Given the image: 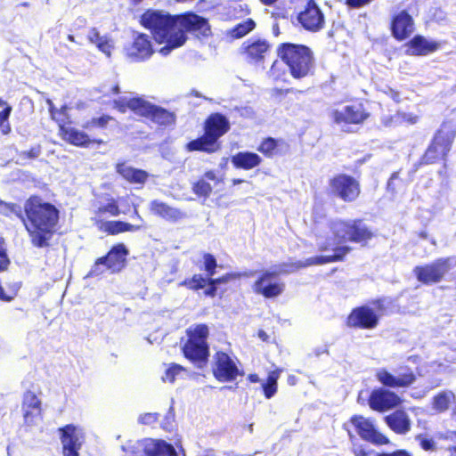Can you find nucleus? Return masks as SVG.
Returning a JSON list of instances; mask_svg holds the SVG:
<instances>
[{
  "label": "nucleus",
  "mask_w": 456,
  "mask_h": 456,
  "mask_svg": "<svg viewBox=\"0 0 456 456\" xmlns=\"http://www.w3.org/2000/svg\"><path fill=\"white\" fill-rule=\"evenodd\" d=\"M355 456H382V454H379L374 451L359 450L355 451Z\"/></svg>",
  "instance_id": "obj_58"
},
{
  "label": "nucleus",
  "mask_w": 456,
  "mask_h": 456,
  "mask_svg": "<svg viewBox=\"0 0 456 456\" xmlns=\"http://www.w3.org/2000/svg\"><path fill=\"white\" fill-rule=\"evenodd\" d=\"M281 370H275L269 373L266 383L263 384L264 393L266 398L273 397L277 392V381Z\"/></svg>",
  "instance_id": "obj_35"
},
{
  "label": "nucleus",
  "mask_w": 456,
  "mask_h": 456,
  "mask_svg": "<svg viewBox=\"0 0 456 456\" xmlns=\"http://www.w3.org/2000/svg\"><path fill=\"white\" fill-rule=\"evenodd\" d=\"M158 420V414L157 413H144L140 415L139 417V422L144 425H151L155 423Z\"/></svg>",
  "instance_id": "obj_46"
},
{
  "label": "nucleus",
  "mask_w": 456,
  "mask_h": 456,
  "mask_svg": "<svg viewBox=\"0 0 456 456\" xmlns=\"http://www.w3.org/2000/svg\"><path fill=\"white\" fill-rule=\"evenodd\" d=\"M12 111L11 106L6 105L4 110L0 111V124L7 121Z\"/></svg>",
  "instance_id": "obj_54"
},
{
  "label": "nucleus",
  "mask_w": 456,
  "mask_h": 456,
  "mask_svg": "<svg viewBox=\"0 0 456 456\" xmlns=\"http://www.w3.org/2000/svg\"><path fill=\"white\" fill-rule=\"evenodd\" d=\"M351 423L362 439L377 444H386L388 443L387 438L379 433L369 419L362 416H354L351 419Z\"/></svg>",
  "instance_id": "obj_20"
},
{
  "label": "nucleus",
  "mask_w": 456,
  "mask_h": 456,
  "mask_svg": "<svg viewBox=\"0 0 456 456\" xmlns=\"http://www.w3.org/2000/svg\"><path fill=\"white\" fill-rule=\"evenodd\" d=\"M129 209L128 197L119 198L118 200L110 194L100 198L94 206V216L93 220L98 226L105 216H118L121 213L126 214Z\"/></svg>",
  "instance_id": "obj_11"
},
{
  "label": "nucleus",
  "mask_w": 456,
  "mask_h": 456,
  "mask_svg": "<svg viewBox=\"0 0 456 456\" xmlns=\"http://www.w3.org/2000/svg\"><path fill=\"white\" fill-rule=\"evenodd\" d=\"M382 456H410V454L403 450H399L392 453H382Z\"/></svg>",
  "instance_id": "obj_60"
},
{
  "label": "nucleus",
  "mask_w": 456,
  "mask_h": 456,
  "mask_svg": "<svg viewBox=\"0 0 456 456\" xmlns=\"http://www.w3.org/2000/svg\"><path fill=\"white\" fill-rule=\"evenodd\" d=\"M208 285H209V287L205 291V293L208 296L214 297L216 295V285H215V284H208Z\"/></svg>",
  "instance_id": "obj_62"
},
{
  "label": "nucleus",
  "mask_w": 456,
  "mask_h": 456,
  "mask_svg": "<svg viewBox=\"0 0 456 456\" xmlns=\"http://www.w3.org/2000/svg\"><path fill=\"white\" fill-rule=\"evenodd\" d=\"M369 116V112L362 103L340 106L330 111V118L334 123L342 128L347 125L362 124Z\"/></svg>",
  "instance_id": "obj_13"
},
{
  "label": "nucleus",
  "mask_w": 456,
  "mask_h": 456,
  "mask_svg": "<svg viewBox=\"0 0 456 456\" xmlns=\"http://www.w3.org/2000/svg\"><path fill=\"white\" fill-rule=\"evenodd\" d=\"M454 138L453 132L440 130L435 136L432 144L427 150L424 159L426 163H433L437 159H444L451 149Z\"/></svg>",
  "instance_id": "obj_16"
},
{
  "label": "nucleus",
  "mask_w": 456,
  "mask_h": 456,
  "mask_svg": "<svg viewBox=\"0 0 456 456\" xmlns=\"http://www.w3.org/2000/svg\"><path fill=\"white\" fill-rule=\"evenodd\" d=\"M10 265V259L7 255L0 256V272L5 271Z\"/></svg>",
  "instance_id": "obj_52"
},
{
  "label": "nucleus",
  "mask_w": 456,
  "mask_h": 456,
  "mask_svg": "<svg viewBox=\"0 0 456 456\" xmlns=\"http://www.w3.org/2000/svg\"><path fill=\"white\" fill-rule=\"evenodd\" d=\"M255 22L251 19H248L243 22L236 25L232 29L230 30L229 34L233 38H240L247 35L248 32L254 29Z\"/></svg>",
  "instance_id": "obj_38"
},
{
  "label": "nucleus",
  "mask_w": 456,
  "mask_h": 456,
  "mask_svg": "<svg viewBox=\"0 0 456 456\" xmlns=\"http://www.w3.org/2000/svg\"><path fill=\"white\" fill-rule=\"evenodd\" d=\"M214 358L213 373L219 381H232L240 375L235 362L227 354L217 352Z\"/></svg>",
  "instance_id": "obj_17"
},
{
  "label": "nucleus",
  "mask_w": 456,
  "mask_h": 456,
  "mask_svg": "<svg viewBox=\"0 0 456 456\" xmlns=\"http://www.w3.org/2000/svg\"><path fill=\"white\" fill-rule=\"evenodd\" d=\"M277 55L286 64L294 78L305 77L314 69L313 53L305 45L283 43L278 46Z\"/></svg>",
  "instance_id": "obj_4"
},
{
  "label": "nucleus",
  "mask_w": 456,
  "mask_h": 456,
  "mask_svg": "<svg viewBox=\"0 0 456 456\" xmlns=\"http://www.w3.org/2000/svg\"><path fill=\"white\" fill-rule=\"evenodd\" d=\"M401 400L394 392L379 389L374 390L369 399V404L375 411H384L397 406Z\"/></svg>",
  "instance_id": "obj_22"
},
{
  "label": "nucleus",
  "mask_w": 456,
  "mask_h": 456,
  "mask_svg": "<svg viewBox=\"0 0 456 456\" xmlns=\"http://www.w3.org/2000/svg\"><path fill=\"white\" fill-rule=\"evenodd\" d=\"M419 356H417V355H411V356H410V357L407 359V362H412V363H414V364H417V363H418V362H419Z\"/></svg>",
  "instance_id": "obj_64"
},
{
  "label": "nucleus",
  "mask_w": 456,
  "mask_h": 456,
  "mask_svg": "<svg viewBox=\"0 0 456 456\" xmlns=\"http://www.w3.org/2000/svg\"><path fill=\"white\" fill-rule=\"evenodd\" d=\"M439 44L422 36L414 37L407 44V53L411 55H427L436 51Z\"/></svg>",
  "instance_id": "obj_28"
},
{
  "label": "nucleus",
  "mask_w": 456,
  "mask_h": 456,
  "mask_svg": "<svg viewBox=\"0 0 456 456\" xmlns=\"http://www.w3.org/2000/svg\"><path fill=\"white\" fill-rule=\"evenodd\" d=\"M297 19L305 29L314 32L322 29L325 23L323 13L313 0L308 1Z\"/></svg>",
  "instance_id": "obj_18"
},
{
  "label": "nucleus",
  "mask_w": 456,
  "mask_h": 456,
  "mask_svg": "<svg viewBox=\"0 0 456 456\" xmlns=\"http://www.w3.org/2000/svg\"><path fill=\"white\" fill-rule=\"evenodd\" d=\"M187 335L189 338L183 348L185 357L194 362H205L208 356V326L205 324L191 326L187 330Z\"/></svg>",
  "instance_id": "obj_7"
},
{
  "label": "nucleus",
  "mask_w": 456,
  "mask_h": 456,
  "mask_svg": "<svg viewBox=\"0 0 456 456\" xmlns=\"http://www.w3.org/2000/svg\"><path fill=\"white\" fill-rule=\"evenodd\" d=\"M166 366L167 369L162 376L164 382L174 383L177 379H183L188 374L187 370L179 364L170 363Z\"/></svg>",
  "instance_id": "obj_34"
},
{
  "label": "nucleus",
  "mask_w": 456,
  "mask_h": 456,
  "mask_svg": "<svg viewBox=\"0 0 456 456\" xmlns=\"http://www.w3.org/2000/svg\"><path fill=\"white\" fill-rule=\"evenodd\" d=\"M134 215L139 224H129L122 221H106L98 225L99 229L110 234H118L124 232H137L143 227V219L134 208Z\"/></svg>",
  "instance_id": "obj_25"
},
{
  "label": "nucleus",
  "mask_w": 456,
  "mask_h": 456,
  "mask_svg": "<svg viewBox=\"0 0 456 456\" xmlns=\"http://www.w3.org/2000/svg\"><path fill=\"white\" fill-rule=\"evenodd\" d=\"M455 265L454 257L439 258L431 264L416 266L413 273L419 281L429 285L439 282Z\"/></svg>",
  "instance_id": "obj_10"
},
{
  "label": "nucleus",
  "mask_w": 456,
  "mask_h": 456,
  "mask_svg": "<svg viewBox=\"0 0 456 456\" xmlns=\"http://www.w3.org/2000/svg\"><path fill=\"white\" fill-rule=\"evenodd\" d=\"M330 237L323 240L322 237L318 238V246L322 250H331L332 255L310 257L305 262H297L293 264H282L273 266L268 271L261 273L259 278L253 285V290L256 294H260L266 298L276 297L280 296L285 289L284 282L279 279V275L282 273H289L298 270L299 268L322 265L341 260L346 256L349 248L340 246L341 243L347 240L356 243H365L372 237L371 232L361 223V221L336 220L330 224Z\"/></svg>",
  "instance_id": "obj_1"
},
{
  "label": "nucleus",
  "mask_w": 456,
  "mask_h": 456,
  "mask_svg": "<svg viewBox=\"0 0 456 456\" xmlns=\"http://www.w3.org/2000/svg\"><path fill=\"white\" fill-rule=\"evenodd\" d=\"M270 48V44L265 39H248L242 45L246 60L250 63L264 61Z\"/></svg>",
  "instance_id": "obj_21"
},
{
  "label": "nucleus",
  "mask_w": 456,
  "mask_h": 456,
  "mask_svg": "<svg viewBox=\"0 0 456 456\" xmlns=\"http://www.w3.org/2000/svg\"><path fill=\"white\" fill-rule=\"evenodd\" d=\"M229 129L230 123L224 116L219 113L212 114L206 120L204 135L190 142L187 144V149L190 151L214 152L218 149L217 140Z\"/></svg>",
  "instance_id": "obj_6"
},
{
  "label": "nucleus",
  "mask_w": 456,
  "mask_h": 456,
  "mask_svg": "<svg viewBox=\"0 0 456 456\" xmlns=\"http://www.w3.org/2000/svg\"><path fill=\"white\" fill-rule=\"evenodd\" d=\"M87 39L107 56H110L113 48L112 42L105 36H101L95 28L89 30Z\"/></svg>",
  "instance_id": "obj_33"
},
{
  "label": "nucleus",
  "mask_w": 456,
  "mask_h": 456,
  "mask_svg": "<svg viewBox=\"0 0 456 456\" xmlns=\"http://www.w3.org/2000/svg\"><path fill=\"white\" fill-rule=\"evenodd\" d=\"M192 189L195 194L204 197H208L212 191V186L203 178L195 183Z\"/></svg>",
  "instance_id": "obj_41"
},
{
  "label": "nucleus",
  "mask_w": 456,
  "mask_h": 456,
  "mask_svg": "<svg viewBox=\"0 0 456 456\" xmlns=\"http://www.w3.org/2000/svg\"><path fill=\"white\" fill-rule=\"evenodd\" d=\"M47 104L49 106V111L52 116V118L54 119L59 124V127H60L61 124H64V118L57 116V111L59 110V109H56L54 107V105L51 100L47 101Z\"/></svg>",
  "instance_id": "obj_47"
},
{
  "label": "nucleus",
  "mask_w": 456,
  "mask_h": 456,
  "mask_svg": "<svg viewBox=\"0 0 456 456\" xmlns=\"http://www.w3.org/2000/svg\"><path fill=\"white\" fill-rule=\"evenodd\" d=\"M141 22L151 30L156 42L165 44L159 51L163 56L185 43V32H191L197 37H208L210 35L208 20L194 13L171 16L163 11L148 10L142 14Z\"/></svg>",
  "instance_id": "obj_2"
},
{
  "label": "nucleus",
  "mask_w": 456,
  "mask_h": 456,
  "mask_svg": "<svg viewBox=\"0 0 456 456\" xmlns=\"http://www.w3.org/2000/svg\"><path fill=\"white\" fill-rule=\"evenodd\" d=\"M205 270L208 273V277H212L215 274V269L216 267V260L211 254H205L204 256Z\"/></svg>",
  "instance_id": "obj_43"
},
{
  "label": "nucleus",
  "mask_w": 456,
  "mask_h": 456,
  "mask_svg": "<svg viewBox=\"0 0 456 456\" xmlns=\"http://www.w3.org/2000/svg\"><path fill=\"white\" fill-rule=\"evenodd\" d=\"M388 427L398 434H405L411 428L408 415L403 411H396L385 418Z\"/></svg>",
  "instance_id": "obj_31"
},
{
  "label": "nucleus",
  "mask_w": 456,
  "mask_h": 456,
  "mask_svg": "<svg viewBox=\"0 0 456 456\" xmlns=\"http://www.w3.org/2000/svg\"><path fill=\"white\" fill-rule=\"evenodd\" d=\"M262 159L259 155L249 151H240L232 157V163L236 168L252 169L260 165Z\"/></svg>",
  "instance_id": "obj_30"
},
{
  "label": "nucleus",
  "mask_w": 456,
  "mask_h": 456,
  "mask_svg": "<svg viewBox=\"0 0 456 456\" xmlns=\"http://www.w3.org/2000/svg\"><path fill=\"white\" fill-rule=\"evenodd\" d=\"M0 214L10 216L12 214L22 219V210L20 207L12 203H6L2 201L0 203Z\"/></svg>",
  "instance_id": "obj_40"
},
{
  "label": "nucleus",
  "mask_w": 456,
  "mask_h": 456,
  "mask_svg": "<svg viewBox=\"0 0 456 456\" xmlns=\"http://www.w3.org/2000/svg\"><path fill=\"white\" fill-rule=\"evenodd\" d=\"M41 150L40 147H34L30 149L28 151H25L23 154L28 156L29 159L37 158L40 155Z\"/></svg>",
  "instance_id": "obj_53"
},
{
  "label": "nucleus",
  "mask_w": 456,
  "mask_h": 456,
  "mask_svg": "<svg viewBox=\"0 0 456 456\" xmlns=\"http://www.w3.org/2000/svg\"><path fill=\"white\" fill-rule=\"evenodd\" d=\"M372 0H346V4L352 8H360L370 4Z\"/></svg>",
  "instance_id": "obj_49"
},
{
  "label": "nucleus",
  "mask_w": 456,
  "mask_h": 456,
  "mask_svg": "<svg viewBox=\"0 0 456 456\" xmlns=\"http://www.w3.org/2000/svg\"><path fill=\"white\" fill-rule=\"evenodd\" d=\"M376 377L385 387L392 388L408 387L417 379L414 370L407 363H402L394 373L386 369L379 370Z\"/></svg>",
  "instance_id": "obj_12"
},
{
  "label": "nucleus",
  "mask_w": 456,
  "mask_h": 456,
  "mask_svg": "<svg viewBox=\"0 0 456 456\" xmlns=\"http://www.w3.org/2000/svg\"><path fill=\"white\" fill-rule=\"evenodd\" d=\"M128 250L124 244L114 246L106 256H103L106 268L112 273L120 272L126 265Z\"/></svg>",
  "instance_id": "obj_26"
},
{
  "label": "nucleus",
  "mask_w": 456,
  "mask_h": 456,
  "mask_svg": "<svg viewBox=\"0 0 456 456\" xmlns=\"http://www.w3.org/2000/svg\"><path fill=\"white\" fill-rule=\"evenodd\" d=\"M454 399V395L451 391H444L439 393L434 397V408L439 411H444L448 409L450 403Z\"/></svg>",
  "instance_id": "obj_37"
},
{
  "label": "nucleus",
  "mask_w": 456,
  "mask_h": 456,
  "mask_svg": "<svg viewBox=\"0 0 456 456\" xmlns=\"http://www.w3.org/2000/svg\"><path fill=\"white\" fill-rule=\"evenodd\" d=\"M7 255L5 241L0 237V256Z\"/></svg>",
  "instance_id": "obj_63"
},
{
  "label": "nucleus",
  "mask_w": 456,
  "mask_h": 456,
  "mask_svg": "<svg viewBox=\"0 0 456 456\" xmlns=\"http://www.w3.org/2000/svg\"><path fill=\"white\" fill-rule=\"evenodd\" d=\"M372 305H363L354 309L347 317V326L364 330L376 328L379 319L384 312V299L373 302Z\"/></svg>",
  "instance_id": "obj_9"
},
{
  "label": "nucleus",
  "mask_w": 456,
  "mask_h": 456,
  "mask_svg": "<svg viewBox=\"0 0 456 456\" xmlns=\"http://www.w3.org/2000/svg\"><path fill=\"white\" fill-rule=\"evenodd\" d=\"M232 277H233L232 274H226V275H224L223 277L217 278V279H213L212 277H209L208 284H215L217 286L219 284L228 282Z\"/></svg>",
  "instance_id": "obj_48"
},
{
  "label": "nucleus",
  "mask_w": 456,
  "mask_h": 456,
  "mask_svg": "<svg viewBox=\"0 0 456 456\" xmlns=\"http://www.w3.org/2000/svg\"><path fill=\"white\" fill-rule=\"evenodd\" d=\"M62 444L63 456H78V450L85 442L83 428L73 424L59 428Z\"/></svg>",
  "instance_id": "obj_14"
},
{
  "label": "nucleus",
  "mask_w": 456,
  "mask_h": 456,
  "mask_svg": "<svg viewBox=\"0 0 456 456\" xmlns=\"http://www.w3.org/2000/svg\"><path fill=\"white\" fill-rule=\"evenodd\" d=\"M105 270H108L106 268L105 260L103 257H100L95 261L90 273H88V276L94 277V276L101 275L102 273H103L105 272Z\"/></svg>",
  "instance_id": "obj_44"
},
{
  "label": "nucleus",
  "mask_w": 456,
  "mask_h": 456,
  "mask_svg": "<svg viewBox=\"0 0 456 456\" xmlns=\"http://www.w3.org/2000/svg\"><path fill=\"white\" fill-rule=\"evenodd\" d=\"M24 212L26 217L22 216L21 220L32 244L38 248L46 246L56 230L58 209L38 197H31L24 204Z\"/></svg>",
  "instance_id": "obj_3"
},
{
  "label": "nucleus",
  "mask_w": 456,
  "mask_h": 456,
  "mask_svg": "<svg viewBox=\"0 0 456 456\" xmlns=\"http://www.w3.org/2000/svg\"><path fill=\"white\" fill-rule=\"evenodd\" d=\"M195 456H216V452L214 449L208 448L200 450Z\"/></svg>",
  "instance_id": "obj_57"
},
{
  "label": "nucleus",
  "mask_w": 456,
  "mask_h": 456,
  "mask_svg": "<svg viewBox=\"0 0 456 456\" xmlns=\"http://www.w3.org/2000/svg\"><path fill=\"white\" fill-rule=\"evenodd\" d=\"M391 29L393 36L403 41L414 31L413 19L406 11H402L393 18Z\"/></svg>",
  "instance_id": "obj_23"
},
{
  "label": "nucleus",
  "mask_w": 456,
  "mask_h": 456,
  "mask_svg": "<svg viewBox=\"0 0 456 456\" xmlns=\"http://www.w3.org/2000/svg\"><path fill=\"white\" fill-rule=\"evenodd\" d=\"M41 401L34 392L27 391L23 395L22 412L28 425H33L41 416Z\"/></svg>",
  "instance_id": "obj_24"
},
{
  "label": "nucleus",
  "mask_w": 456,
  "mask_h": 456,
  "mask_svg": "<svg viewBox=\"0 0 456 456\" xmlns=\"http://www.w3.org/2000/svg\"><path fill=\"white\" fill-rule=\"evenodd\" d=\"M451 440L455 442V444L449 447L448 451L450 452L449 456H456V432L451 433V435L448 436Z\"/></svg>",
  "instance_id": "obj_59"
},
{
  "label": "nucleus",
  "mask_w": 456,
  "mask_h": 456,
  "mask_svg": "<svg viewBox=\"0 0 456 456\" xmlns=\"http://www.w3.org/2000/svg\"><path fill=\"white\" fill-rule=\"evenodd\" d=\"M116 108L126 112V109L135 114L144 117L160 126H169L175 122V116L172 112L158 107L141 97L120 98L114 102Z\"/></svg>",
  "instance_id": "obj_5"
},
{
  "label": "nucleus",
  "mask_w": 456,
  "mask_h": 456,
  "mask_svg": "<svg viewBox=\"0 0 456 456\" xmlns=\"http://www.w3.org/2000/svg\"><path fill=\"white\" fill-rule=\"evenodd\" d=\"M116 171L127 182L132 183L142 184L148 178V173L142 170L134 168L126 163H118L116 166Z\"/></svg>",
  "instance_id": "obj_32"
},
{
  "label": "nucleus",
  "mask_w": 456,
  "mask_h": 456,
  "mask_svg": "<svg viewBox=\"0 0 456 456\" xmlns=\"http://www.w3.org/2000/svg\"><path fill=\"white\" fill-rule=\"evenodd\" d=\"M0 128H1V132L3 133V134H7L11 131L10 124L7 121L2 122L0 124Z\"/></svg>",
  "instance_id": "obj_61"
},
{
  "label": "nucleus",
  "mask_w": 456,
  "mask_h": 456,
  "mask_svg": "<svg viewBox=\"0 0 456 456\" xmlns=\"http://www.w3.org/2000/svg\"><path fill=\"white\" fill-rule=\"evenodd\" d=\"M203 179H205L207 182L213 181V182H215V183H217L220 181L214 171L206 172L203 176Z\"/></svg>",
  "instance_id": "obj_55"
},
{
  "label": "nucleus",
  "mask_w": 456,
  "mask_h": 456,
  "mask_svg": "<svg viewBox=\"0 0 456 456\" xmlns=\"http://www.w3.org/2000/svg\"><path fill=\"white\" fill-rule=\"evenodd\" d=\"M150 211L153 215L169 222H176L185 216L180 209L171 207L159 200L151 201Z\"/></svg>",
  "instance_id": "obj_27"
},
{
  "label": "nucleus",
  "mask_w": 456,
  "mask_h": 456,
  "mask_svg": "<svg viewBox=\"0 0 456 456\" xmlns=\"http://www.w3.org/2000/svg\"><path fill=\"white\" fill-rule=\"evenodd\" d=\"M153 53L150 37L145 34H138L133 43L126 48V57L135 62L148 60Z\"/></svg>",
  "instance_id": "obj_19"
},
{
  "label": "nucleus",
  "mask_w": 456,
  "mask_h": 456,
  "mask_svg": "<svg viewBox=\"0 0 456 456\" xmlns=\"http://www.w3.org/2000/svg\"><path fill=\"white\" fill-rule=\"evenodd\" d=\"M127 456H177L173 445L163 440L143 439L129 441L122 445Z\"/></svg>",
  "instance_id": "obj_8"
},
{
  "label": "nucleus",
  "mask_w": 456,
  "mask_h": 456,
  "mask_svg": "<svg viewBox=\"0 0 456 456\" xmlns=\"http://www.w3.org/2000/svg\"><path fill=\"white\" fill-rule=\"evenodd\" d=\"M69 108L64 105L59 110L57 111V116L64 118V125H66V121L69 118V116L68 114Z\"/></svg>",
  "instance_id": "obj_56"
},
{
  "label": "nucleus",
  "mask_w": 456,
  "mask_h": 456,
  "mask_svg": "<svg viewBox=\"0 0 456 456\" xmlns=\"http://www.w3.org/2000/svg\"><path fill=\"white\" fill-rule=\"evenodd\" d=\"M402 119L409 124H415L417 123L419 118L412 113H403Z\"/></svg>",
  "instance_id": "obj_51"
},
{
  "label": "nucleus",
  "mask_w": 456,
  "mask_h": 456,
  "mask_svg": "<svg viewBox=\"0 0 456 456\" xmlns=\"http://www.w3.org/2000/svg\"><path fill=\"white\" fill-rule=\"evenodd\" d=\"M277 142L273 138H267L262 142L258 147V151L266 156H272L276 149Z\"/></svg>",
  "instance_id": "obj_42"
},
{
  "label": "nucleus",
  "mask_w": 456,
  "mask_h": 456,
  "mask_svg": "<svg viewBox=\"0 0 456 456\" xmlns=\"http://www.w3.org/2000/svg\"><path fill=\"white\" fill-rule=\"evenodd\" d=\"M286 64L281 60L273 62L267 74L268 77L274 81H285L287 77Z\"/></svg>",
  "instance_id": "obj_36"
},
{
  "label": "nucleus",
  "mask_w": 456,
  "mask_h": 456,
  "mask_svg": "<svg viewBox=\"0 0 456 456\" xmlns=\"http://www.w3.org/2000/svg\"><path fill=\"white\" fill-rule=\"evenodd\" d=\"M330 190L333 194L345 201H353L360 194L358 182L352 176L340 175L330 181Z\"/></svg>",
  "instance_id": "obj_15"
},
{
  "label": "nucleus",
  "mask_w": 456,
  "mask_h": 456,
  "mask_svg": "<svg viewBox=\"0 0 456 456\" xmlns=\"http://www.w3.org/2000/svg\"><path fill=\"white\" fill-rule=\"evenodd\" d=\"M208 284V279L200 274H195L192 278L187 279L180 283V286H185L191 289H200Z\"/></svg>",
  "instance_id": "obj_39"
},
{
  "label": "nucleus",
  "mask_w": 456,
  "mask_h": 456,
  "mask_svg": "<svg viewBox=\"0 0 456 456\" xmlns=\"http://www.w3.org/2000/svg\"><path fill=\"white\" fill-rule=\"evenodd\" d=\"M111 119L110 116H102L100 118H93L90 122L86 123L84 126L85 128H89L90 126H99L105 127L109 121Z\"/></svg>",
  "instance_id": "obj_45"
},
{
  "label": "nucleus",
  "mask_w": 456,
  "mask_h": 456,
  "mask_svg": "<svg viewBox=\"0 0 456 456\" xmlns=\"http://www.w3.org/2000/svg\"><path fill=\"white\" fill-rule=\"evenodd\" d=\"M59 128L61 137L73 145L86 147L91 142L88 134L83 131L64 124H61Z\"/></svg>",
  "instance_id": "obj_29"
},
{
  "label": "nucleus",
  "mask_w": 456,
  "mask_h": 456,
  "mask_svg": "<svg viewBox=\"0 0 456 456\" xmlns=\"http://www.w3.org/2000/svg\"><path fill=\"white\" fill-rule=\"evenodd\" d=\"M420 445L425 451H432L435 449V442L428 438H420Z\"/></svg>",
  "instance_id": "obj_50"
}]
</instances>
